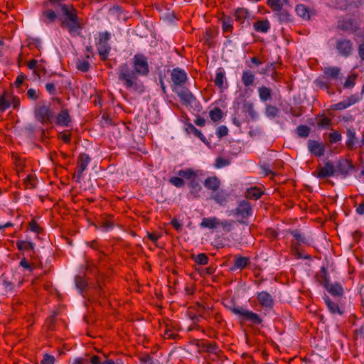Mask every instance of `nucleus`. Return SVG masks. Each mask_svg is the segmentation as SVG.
<instances>
[{"mask_svg": "<svg viewBox=\"0 0 364 364\" xmlns=\"http://www.w3.org/2000/svg\"><path fill=\"white\" fill-rule=\"evenodd\" d=\"M60 9L65 18H60L61 26L66 28L72 36H78L82 29L77 10L73 5L60 4Z\"/></svg>", "mask_w": 364, "mask_h": 364, "instance_id": "f257e3e1", "label": "nucleus"}, {"mask_svg": "<svg viewBox=\"0 0 364 364\" xmlns=\"http://www.w3.org/2000/svg\"><path fill=\"white\" fill-rule=\"evenodd\" d=\"M149 71V70H121L118 78L127 90L141 93L144 91V87L138 77L139 75H146Z\"/></svg>", "mask_w": 364, "mask_h": 364, "instance_id": "f03ea898", "label": "nucleus"}, {"mask_svg": "<svg viewBox=\"0 0 364 364\" xmlns=\"http://www.w3.org/2000/svg\"><path fill=\"white\" fill-rule=\"evenodd\" d=\"M290 234L294 237V240L291 242V249L292 254L297 258L310 259L311 256L309 255H304L300 250L301 244L310 245V238L300 233L298 230H293L290 231Z\"/></svg>", "mask_w": 364, "mask_h": 364, "instance_id": "7ed1b4c3", "label": "nucleus"}, {"mask_svg": "<svg viewBox=\"0 0 364 364\" xmlns=\"http://www.w3.org/2000/svg\"><path fill=\"white\" fill-rule=\"evenodd\" d=\"M232 214L237 218L239 223L247 225L249 218L253 214L252 206L247 200H241L237 207L232 210Z\"/></svg>", "mask_w": 364, "mask_h": 364, "instance_id": "20e7f679", "label": "nucleus"}, {"mask_svg": "<svg viewBox=\"0 0 364 364\" xmlns=\"http://www.w3.org/2000/svg\"><path fill=\"white\" fill-rule=\"evenodd\" d=\"M230 311L233 314L238 316L242 321H250L254 325H259L263 321L262 318L258 314L240 306L230 307Z\"/></svg>", "mask_w": 364, "mask_h": 364, "instance_id": "39448f33", "label": "nucleus"}, {"mask_svg": "<svg viewBox=\"0 0 364 364\" xmlns=\"http://www.w3.org/2000/svg\"><path fill=\"white\" fill-rule=\"evenodd\" d=\"M111 38V34L108 31L99 33V39L97 43V49L102 60L105 61L111 50V46L109 41Z\"/></svg>", "mask_w": 364, "mask_h": 364, "instance_id": "423d86ee", "label": "nucleus"}, {"mask_svg": "<svg viewBox=\"0 0 364 364\" xmlns=\"http://www.w3.org/2000/svg\"><path fill=\"white\" fill-rule=\"evenodd\" d=\"M36 119L42 124H50L54 119V112L47 105H43L36 107L34 111Z\"/></svg>", "mask_w": 364, "mask_h": 364, "instance_id": "0eeeda50", "label": "nucleus"}, {"mask_svg": "<svg viewBox=\"0 0 364 364\" xmlns=\"http://www.w3.org/2000/svg\"><path fill=\"white\" fill-rule=\"evenodd\" d=\"M33 73L43 82L50 81L55 82L56 85L63 83V75L56 72H52V70H33Z\"/></svg>", "mask_w": 364, "mask_h": 364, "instance_id": "6e6552de", "label": "nucleus"}, {"mask_svg": "<svg viewBox=\"0 0 364 364\" xmlns=\"http://www.w3.org/2000/svg\"><path fill=\"white\" fill-rule=\"evenodd\" d=\"M173 91L180 98L181 102L185 106H193L196 102V99L191 92L184 87H174Z\"/></svg>", "mask_w": 364, "mask_h": 364, "instance_id": "1a4fd4ad", "label": "nucleus"}, {"mask_svg": "<svg viewBox=\"0 0 364 364\" xmlns=\"http://www.w3.org/2000/svg\"><path fill=\"white\" fill-rule=\"evenodd\" d=\"M19 105V100L12 93L4 91L0 96V112H5L11 105L16 108Z\"/></svg>", "mask_w": 364, "mask_h": 364, "instance_id": "9d476101", "label": "nucleus"}, {"mask_svg": "<svg viewBox=\"0 0 364 364\" xmlns=\"http://www.w3.org/2000/svg\"><path fill=\"white\" fill-rule=\"evenodd\" d=\"M336 173V166L330 161L325 162L323 166H318L316 171L314 172V175L321 179L333 176Z\"/></svg>", "mask_w": 364, "mask_h": 364, "instance_id": "9b49d317", "label": "nucleus"}, {"mask_svg": "<svg viewBox=\"0 0 364 364\" xmlns=\"http://www.w3.org/2000/svg\"><path fill=\"white\" fill-rule=\"evenodd\" d=\"M91 159L87 154L81 153L77 158V166L76 171L74 173V178H76L77 182H80L83 172L87 169L88 164L90 163Z\"/></svg>", "mask_w": 364, "mask_h": 364, "instance_id": "f8f14e48", "label": "nucleus"}, {"mask_svg": "<svg viewBox=\"0 0 364 364\" xmlns=\"http://www.w3.org/2000/svg\"><path fill=\"white\" fill-rule=\"evenodd\" d=\"M256 297L259 305L265 310H270L274 307L273 296L267 291H262L256 294Z\"/></svg>", "mask_w": 364, "mask_h": 364, "instance_id": "ddd939ff", "label": "nucleus"}, {"mask_svg": "<svg viewBox=\"0 0 364 364\" xmlns=\"http://www.w3.org/2000/svg\"><path fill=\"white\" fill-rule=\"evenodd\" d=\"M346 148L350 151H354L357 149L358 144V138L355 129L353 127L346 129Z\"/></svg>", "mask_w": 364, "mask_h": 364, "instance_id": "4468645a", "label": "nucleus"}, {"mask_svg": "<svg viewBox=\"0 0 364 364\" xmlns=\"http://www.w3.org/2000/svg\"><path fill=\"white\" fill-rule=\"evenodd\" d=\"M200 348L199 351H203L208 353L218 354L219 352L218 346L215 342H210L205 340H198L196 343Z\"/></svg>", "mask_w": 364, "mask_h": 364, "instance_id": "2eb2a0df", "label": "nucleus"}, {"mask_svg": "<svg viewBox=\"0 0 364 364\" xmlns=\"http://www.w3.org/2000/svg\"><path fill=\"white\" fill-rule=\"evenodd\" d=\"M336 48L340 55L347 57L353 50V43L350 40L342 39L336 41Z\"/></svg>", "mask_w": 364, "mask_h": 364, "instance_id": "dca6fc26", "label": "nucleus"}, {"mask_svg": "<svg viewBox=\"0 0 364 364\" xmlns=\"http://www.w3.org/2000/svg\"><path fill=\"white\" fill-rule=\"evenodd\" d=\"M171 76L175 87H182L187 80V75L184 70H171Z\"/></svg>", "mask_w": 364, "mask_h": 364, "instance_id": "f3484780", "label": "nucleus"}, {"mask_svg": "<svg viewBox=\"0 0 364 364\" xmlns=\"http://www.w3.org/2000/svg\"><path fill=\"white\" fill-rule=\"evenodd\" d=\"M251 264L249 257H243L240 255H234L233 266L231 270L244 269Z\"/></svg>", "mask_w": 364, "mask_h": 364, "instance_id": "a211bd4d", "label": "nucleus"}, {"mask_svg": "<svg viewBox=\"0 0 364 364\" xmlns=\"http://www.w3.org/2000/svg\"><path fill=\"white\" fill-rule=\"evenodd\" d=\"M229 194L224 189H218L216 191L212 192L210 198L220 206H225L228 202Z\"/></svg>", "mask_w": 364, "mask_h": 364, "instance_id": "6ab92c4d", "label": "nucleus"}, {"mask_svg": "<svg viewBox=\"0 0 364 364\" xmlns=\"http://www.w3.org/2000/svg\"><path fill=\"white\" fill-rule=\"evenodd\" d=\"M274 15L277 17L279 22L282 24L292 23L294 17L289 9L282 7L279 11H275Z\"/></svg>", "mask_w": 364, "mask_h": 364, "instance_id": "aec40b11", "label": "nucleus"}, {"mask_svg": "<svg viewBox=\"0 0 364 364\" xmlns=\"http://www.w3.org/2000/svg\"><path fill=\"white\" fill-rule=\"evenodd\" d=\"M308 149L316 156H322L325 153V146L317 141L309 139L308 141Z\"/></svg>", "mask_w": 364, "mask_h": 364, "instance_id": "412c9836", "label": "nucleus"}, {"mask_svg": "<svg viewBox=\"0 0 364 364\" xmlns=\"http://www.w3.org/2000/svg\"><path fill=\"white\" fill-rule=\"evenodd\" d=\"M55 123L61 127H69L71 123V117L68 109L61 110L55 117Z\"/></svg>", "mask_w": 364, "mask_h": 364, "instance_id": "4be33fe9", "label": "nucleus"}, {"mask_svg": "<svg viewBox=\"0 0 364 364\" xmlns=\"http://www.w3.org/2000/svg\"><path fill=\"white\" fill-rule=\"evenodd\" d=\"M200 227L209 230L216 229L219 227V218L215 216L203 218L200 224Z\"/></svg>", "mask_w": 364, "mask_h": 364, "instance_id": "5701e85b", "label": "nucleus"}, {"mask_svg": "<svg viewBox=\"0 0 364 364\" xmlns=\"http://www.w3.org/2000/svg\"><path fill=\"white\" fill-rule=\"evenodd\" d=\"M204 186L212 192L216 191L220 186V181L217 176L208 177L204 181Z\"/></svg>", "mask_w": 364, "mask_h": 364, "instance_id": "b1692460", "label": "nucleus"}, {"mask_svg": "<svg viewBox=\"0 0 364 364\" xmlns=\"http://www.w3.org/2000/svg\"><path fill=\"white\" fill-rule=\"evenodd\" d=\"M188 186L190 189L189 194L193 198H197L200 197V192L202 190V186L196 178L192 181H189L188 183Z\"/></svg>", "mask_w": 364, "mask_h": 364, "instance_id": "393cba45", "label": "nucleus"}, {"mask_svg": "<svg viewBox=\"0 0 364 364\" xmlns=\"http://www.w3.org/2000/svg\"><path fill=\"white\" fill-rule=\"evenodd\" d=\"M214 84L222 90L228 88V84L224 72L220 71L217 73L214 80Z\"/></svg>", "mask_w": 364, "mask_h": 364, "instance_id": "a878e982", "label": "nucleus"}, {"mask_svg": "<svg viewBox=\"0 0 364 364\" xmlns=\"http://www.w3.org/2000/svg\"><path fill=\"white\" fill-rule=\"evenodd\" d=\"M18 63V67L26 65L28 68H44V65L36 59L23 60L21 55L19 57Z\"/></svg>", "mask_w": 364, "mask_h": 364, "instance_id": "bb28decb", "label": "nucleus"}, {"mask_svg": "<svg viewBox=\"0 0 364 364\" xmlns=\"http://www.w3.org/2000/svg\"><path fill=\"white\" fill-rule=\"evenodd\" d=\"M177 175L181 176L183 179L186 178L189 181H192L196 179L198 176L197 171H194L190 168L179 170L177 172Z\"/></svg>", "mask_w": 364, "mask_h": 364, "instance_id": "cd10ccee", "label": "nucleus"}, {"mask_svg": "<svg viewBox=\"0 0 364 364\" xmlns=\"http://www.w3.org/2000/svg\"><path fill=\"white\" fill-rule=\"evenodd\" d=\"M133 64L136 68H149L148 58L142 53H136L134 56Z\"/></svg>", "mask_w": 364, "mask_h": 364, "instance_id": "c85d7f7f", "label": "nucleus"}, {"mask_svg": "<svg viewBox=\"0 0 364 364\" xmlns=\"http://www.w3.org/2000/svg\"><path fill=\"white\" fill-rule=\"evenodd\" d=\"M253 28L257 32L265 33L270 29V23L267 19L259 20L254 23Z\"/></svg>", "mask_w": 364, "mask_h": 364, "instance_id": "c756f323", "label": "nucleus"}, {"mask_svg": "<svg viewBox=\"0 0 364 364\" xmlns=\"http://www.w3.org/2000/svg\"><path fill=\"white\" fill-rule=\"evenodd\" d=\"M325 288L333 296H341L343 294V289L342 286L338 283L325 284Z\"/></svg>", "mask_w": 364, "mask_h": 364, "instance_id": "7c9ffc66", "label": "nucleus"}, {"mask_svg": "<svg viewBox=\"0 0 364 364\" xmlns=\"http://www.w3.org/2000/svg\"><path fill=\"white\" fill-rule=\"evenodd\" d=\"M17 249L21 252H34L35 244L31 241L18 240L16 242Z\"/></svg>", "mask_w": 364, "mask_h": 364, "instance_id": "2f4dec72", "label": "nucleus"}, {"mask_svg": "<svg viewBox=\"0 0 364 364\" xmlns=\"http://www.w3.org/2000/svg\"><path fill=\"white\" fill-rule=\"evenodd\" d=\"M289 0H267V5L272 9L274 13L275 11H279L284 5L289 4Z\"/></svg>", "mask_w": 364, "mask_h": 364, "instance_id": "473e14b6", "label": "nucleus"}, {"mask_svg": "<svg viewBox=\"0 0 364 364\" xmlns=\"http://www.w3.org/2000/svg\"><path fill=\"white\" fill-rule=\"evenodd\" d=\"M326 305L327 306L329 311L333 314H342L338 304L333 301L328 296L323 297Z\"/></svg>", "mask_w": 364, "mask_h": 364, "instance_id": "72a5a7b5", "label": "nucleus"}, {"mask_svg": "<svg viewBox=\"0 0 364 364\" xmlns=\"http://www.w3.org/2000/svg\"><path fill=\"white\" fill-rule=\"evenodd\" d=\"M222 23V28L224 33L232 32L233 29V20L229 16H223L220 18Z\"/></svg>", "mask_w": 364, "mask_h": 364, "instance_id": "f704fd0d", "label": "nucleus"}, {"mask_svg": "<svg viewBox=\"0 0 364 364\" xmlns=\"http://www.w3.org/2000/svg\"><path fill=\"white\" fill-rule=\"evenodd\" d=\"M262 191L259 188L255 186L251 187L246 191L245 197L248 199L257 200L262 196Z\"/></svg>", "mask_w": 364, "mask_h": 364, "instance_id": "c9c22d12", "label": "nucleus"}, {"mask_svg": "<svg viewBox=\"0 0 364 364\" xmlns=\"http://www.w3.org/2000/svg\"><path fill=\"white\" fill-rule=\"evenodd\" d=\"M255 80V75L250 70L245 71L242 76V81L247 87L253 86Z\"/></svg>", "mask_w": 364, "mask_h": 364, "instance_id": "e433bc0d", "label": "nucleus"}, {"mask_svg": "<svg viewBox=\"0 0 364 364\" xmlns=\"http://www.w3.org/2000/svg\"><path fill=\"white\" fill-rule=\"evenodd\" d=\"M352 168L348 161L339 162L336 166V173L346 176Z\"/></svg>", "mask_w": 364, "mask_h": 364, "instance_id": "4c0bfd02", "label": "nucleus"}, {"mask_svg": "<svg viewBox=\"0 0 364 364\" xmlns=\"http://www.w3.org/2000/svg\"><path fill=\"white\" fill-rule=\"evenodd\" d=\"M42 16L43 17V22L46 24L54 22L57 18V14L55 12L50 9L43 11L42 13Z\"/></svg>", "mask_w": 364, "mask_h": 364, "instance_id": "58836bf2", "label": "nucleus"}, {"mask_svg": "<svg viewBox=\"0 0 364 364\" xmlns=\"http://www.w3.org/2000/svg\"><path fill=\"white\" fill-rule=\"evenodd\" d=\"M295 11L298 16L303 19L308 20L310 18L308 8L304 4H299L296 6Z\"/></svg>", "mask_w": 364, "mask_h": 364, "instance_id": "ea45409f", "label": "nucleus"}, {"mask_svg": "<svg viewBox=\"0 0 364 364\" xmlns=\"http://www.w3.org/2000/svg\"><path fill=\"white\" fill-rule=\"evenodd\" d=\"M259 96L262 101L266 102L269 100L272 97V90L265 86H262L258 90Z\"/></svg>", "mask_w": 364, "mask_h": 364, "instance_id": "a19ab883", "label": "nucleus"}, {"mask_svg": "<svg viewBox=\"0 0 364 364\" xmlns=\"http://www.w3.org/2000/svg\"><path fill=\"white\" fill-rule=\"evenodd\" d=\"M186 132L188 134H192L195 136L199 138L201 141H203L204 143H205V137L202 134V132L198 129L196 127H195L192 124H188L186 127Z\"/></svg>", "mask_w": 364, "mask_h": 364, "instance_id": "79ce46f5", "label": "nucleus"}, {"mask_svg": "<svg viewBox=\"0 0 364 364\" xmlns=\"http://www.w3.org/2000/svg\"><path fill=\"white\" fill-rule=\"evenodd\" d=\"M358 77V75L356 73H352L350 75H348L343 83V88L352 89L353 87H354Z\"/></svg>", "mask_w": 364, "mask_h": 364, "instance_id": "37998d69", "label": "nucleus"}, {"mask_svg": "<svg viewBox=\"0 0 364 364\" xmlns=\"http://www.w3.org/2000/svg\"><path fill=\"white\" fill-rule=\"evenodd\" d=\"M338 28L344 31H353V23L351 20H343L338 22Z\"/></svg>", "mask_w": 364, "mask_h": 364, "instance_id": "c03bdc74", "label": "nucleus"}, {"mask_svg": "<svg viewBox=\"0 0 364 364\" xmlns=\"http://www.w3.org/2000/svg\"><path fill=\"white\" fill-rule=\"evenodd\" d=\"M213 38H214V34H213V32L212 31V30H210V29L205 30V31L203 34V41H204V43L205 45H207L209 48L214 46V43L213 41Z\"/></svg>", "mask_w": 364, "mask_h": 364, "instance_id": "a18cd8bd", "label": "nucleus"}, {"mask_svg": "<svg viewBox=\"0 0 364 364\" xmlns=\"http://www.w3.org/2000/svg\"><path fill=\"white\" fill-rule=\"evenodd\" d=\"M91 364H115V363L111 360L107 358H102V357L99 355H93L90 358Z\"/></svg>", "mask_w": 364, "mask_h": 364, "instance_id": "49530a36", "label": "nucleus"}, {"mask_svg": "<svg viewBox=\"0 0 364 364\" xmlns=\"http://www.w3.org/2000/svg\"><path fill=\"white\" fill-rule=\"evenodd\" d=\"M36 177L33 174H28L24 179V185L26 188L32 189L36 187Z\"/></svg>", "mask_w": 364, "mask_h": 364, "instance_id": "de8ad7c7", "label": "nucleus"}, {"mask_svg": "<svg viewBox=\"0 0 364 364\" xmlns=\"http://www.w3.org/2000/svg\"><path fill=\"white\" fill-rule=\"evenodd\" d=\"M75 286L82 293L87 287L86 279L82 276H76L75 279Z\"/></svg>", "mask_w": 364, "mask_h": 364, "instance_id": "09e8293b", "label": "nucleus"}, {"mask_svg": "<svg viewBox=\"0 0 364 364\" xmlns=\"http://www.w3.org/2000/svg\"><path fill=\"white\" fill-rule=\"evenodd\" d=\"M248 12L245 9L239 8L235 11V19L241 23L247 17Z\"/></svg>", "mask_w": 364, "mask_h": 364, "instance_id": "8fccbe9b", "label": "nucleus"}, {"mask_svg": "<svg viewBox=\"0 0 364 364\" xmlns=\"http://www.w3.org/2000/svg\"><path fill=\"white\" fill-rule=\"evenodd\" d=\"M329 2L332 6L341 10L346 9L348 6V0H329Z\"/></svg>", "mask_w": 364, "mask_h": 364, "instance_id": "3c124183", "label": "nucleus"}, {"mask_svg": "<svg viewBox=\"0 0 364 364\" xmlns=\"http://www.w3.org/2000/svg\"><path fill=\"white\" fill-rule=\"evenodd\" d=\"M210 119L214 122L220 120L223 117V112L219 107H215L209 112Z\"/></svg>", "mask_w": 364, "mask_h": 364, "instance_id": "603ef678", "label": "nucleus"}, {"mask_svg": "<svg viewBox=\"0 0 364 364\" xmlns=\"http://www.w3.org/2000/svg\"><path fill=\"white\" fill-rule=\"evenodd\" d=\"M168 181L176 188H182L185 186V181L179 176L171 177Z\"/></svg>", "mask_w": 364, "mask_h": 364, "instance_id": "864d4df0", "label": "nucleus"}, {"mask_svg": "<svg viewBox=\"0 0 364 364\" xmlns=\"http://www.w3.org/2000/svg\"><path fill=\"white\" fill-rule=\"evenodd\" d=\"M230 164V159H225V158L219 156V157L216 158L214 166L216 168H221L228 166Z\"/></svg>", "mask_w": 364, "mask_h": 364, "instance_id": "5fc2aeb1", "label": "nucleus"}, {"mask_svg": "<svg viewBox=\"0 0 364 364\" xmlns=\"http://www.w3.org/2000/svg\"><path fill=\"white\" fill-rule=\"evenodd\" d=\"M296 133L299 136L306 138L309 135L310 128L306 125H299L296 128Z\"/></svg>", "mask_w": 364, "mask_h": 364, "instance_id": "6e6d98bb", "label": "nucleus"}, {"mask_svg": "<svg viewBox=\"0 0 364 364\" xmlns=\"http://www.w3.org/2000/svg\"><path fill=\"white\" fill-rule=\"evenodd\" d=\"M233 223V221H230L228 220H220L219 219V227H221L224 231L228 232L232 230Z\"/></svg>", "mask_w": 364, "mask_h": 364, "instance_id": "4d7b16f0", "label": "nucleus"}, {"mask_svg": "<svg viewBox=\"0 0 364 364\" xmlns=\"http://www.w3.org/2000/svg\"><path fill=\"white\" fill-rule=\"evenodd\" d=\"M363 98V96L361 95L358 94H353L348 97L346 99H345L347 102V103L349 105V106H352L358 102H359Z\"/></svg>", "mask_w": 364, "mask_h": 364, "instance_id": "13d9d810", "label": "nucleus"}, {"mask_svg": "<svg viewBox=\"0 0 364 364\" xmlns=\"http://www.w3.org/2000/svg\"><path fill=\"white\" fill-rule=\"evenodd\" d=\"M342 139L341 134L338 131H333L328 134V139L331 144L340 141Z\"/></svg>", "mask_w": 364, "mask_h": 364, "instance_id": "bf43d9fd", "label": "nucleus"}, {"mask_svg": "<svg viewBox=\"0 0 364 364\" xmlns=\"http://www.w3.org/2000/svg\"><path fill=\"white\" fill-rule=\"evenodd\" d=\"M208 257L205 253H200L196 255L195 262L200 265L207 264L208 262Z\"/></svg>", "mask_w": 364, "mask_h": 364, "instance_id": "052dcab7", "label": "nucleus"}, {"mask_svg": "<svg viewBox=\"0 0 364 364\" xmlns=\"http://www.w3.org/2000/svg\"><path fill=\"white\" fill-rule=\"evenodd\" d=\"M55 358L53 355L48 353H44L43 359L41 360V364H54Z\"/></svg>", "mask_w": 364, "mask_h": 364, "instance_id": "680f3d73", "label": "nucleus"}, {"mask_svg": "<svg viewBox=\"0 0 364 364\" xmlns=\"http://www.w3.org/2000/svg\"><path fill=\"white\" fill-rule=\"evenodd\" d=\"M349 105L347 103L346 100H343L338 103L334 104L332 105L331 109L333 110H343L349 107Z\"/></svg>", "mask_w": 364, "mask_h": 364, "instance_id": "e2e57ef3", "label": "nucleus"}, {"mask_svg": "<svg viewBox=\"0 0 364 364\" xmlns=\"http://www.w3.org/2000/svg\"><path fill=\"white\" fill-rule=\"evenodd\" d=\"M349 105L347 103L346 100H343L338 103L334 104L332 105L331 109L333 110H343L349 107Z\"/></svg>", "mask_w": 364, "mask_h": 364, "instance_id": "0e129e2a", "label": "nucleus"}, {"mask_svg": "<svg viewBox=\"0 0 364 364\" xmlns=\"http://www.w3.org/2000/svg\"><path fill=\"white\" fill-rule=\"evenodd\" d=\"M20 266L27 269L29 272H32L35 266L30 264L25 257L22 258L19 263Z\"/></svg>", "mask_w": 364, "mask_h": 364, "instance_id": "69168bd1", "label": "nucleus"}, {"mask_svg": "<svg viewBox=\"0 0 364 364\" xmlns=\"http://www.w3.org/2000/svg\"><path fill=\"white\" fill-rule=\"evenodd\" d=\"M331 123V119L323 116L321 118L318 119L317 124L320 127H326L329 126Z\"/></svg>", "mask_w": 364, "mask_h": 364, "instance_id": "338daca9", "label": "nucleus"}, {"mask_svg": "<svg viewBox=\"0 0 364 364\" xmlns=\"http://www.w3.org/2000/svg\"><path fill=\"white\" fill-rule=\"evenodd\" d=\"M278 112L279 109L276 107L269 105L266 108V114L269 117H275Z\"/></svg>", "mask_w": 364, "mask_h": 364, "instance_id": "774afa93", "label": "nucleus"}]
</instances>
